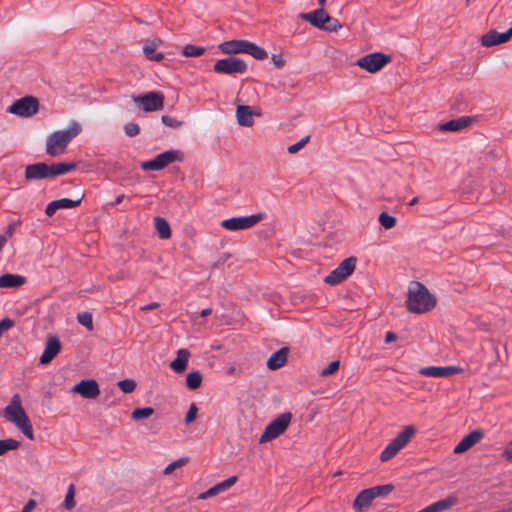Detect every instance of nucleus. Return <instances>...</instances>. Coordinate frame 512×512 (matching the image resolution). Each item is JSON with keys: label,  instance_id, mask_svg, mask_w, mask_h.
<instances>
[{"label": "nucleus", "instance_id": "nucleus-1", "mask_svg": "<svg viewBox=\"0 0 512 512\" xmlns=\"http://www.w3.org/2000/svg\"><path fill=\"white\" fill-rule=\"evenodd\" d=\"M436 302V298L425 285L418 281L411 283L406 301L408 311L417 314L424 313L433 309L436 306Z\"/></svg>", "mask_w": 512, "mask_h": 512}, {"label": "nucleus", "instance_id": "nucleus-2", "mask_svg": "<svg viewBox=\"0 0 512 512\" xmlns=\"http://www.w3.org/2000/svg\"><path fill=\"white\" fill-rule=\"evenodd\" d=\"M81 132V126L78 122L72 121L65 130H58L47 137L46 153L51 157H56L66 152L68 144Z\"/></svg>", "mask_w": 512, "mask_h": 512}, {"label": "nucleus", "instance_id": "nucleus-3", "mask_svg": "<svg viewBox=\"0 0 512 512\" xmlns=\"http://www.w3.org/2000/svg\"><path fill=\"white\" fill-rule=\"evenodd\" d=\"M76 163H52L46 164L39 162L31 165H27L25 168V178L28 181L50 179L59 175L66 174L76 168Z\"/></svg>", "mask_w": 512, "mask_h": 512}, {"label": "nucleus", "instance_id": "nucleus-4", "mask_svg": "<svg viewBox=\"0 0 512 512\" xmlns=\"http://www.w3.org/2000/svg\"><path fill=\"white\" fill-rule=\"evenodd\" d=\"M2 415L21 430L29 440L34 439L33 427L21 404L19 394H14L9 405L2 411Z\"/></svg>", "mask_w": 512, "mask_h": 512}, {"label": "nucleus", "instance_id": "nucleus-5", "mask_svg": "<svg viewBox=\"0 0 512 512\" xmlns=\"http://www.w3.org/2000/svg\"><path fill=\"white\" fill-rule=\"evenodd\" d=\"M413 425L405 426L404 429L393 438L380 454V460L386 462L393 458L402 448H404L415 434Z\"/></svg>", "mask_w": 512, "mask_h": 512}, {"label": "nucleus", "instance_id": "nucleus-6", "mask_svg": "<svg viewBox=\"0 0 512 512\" xmlns=\"http://www.w3.org/2000/svg\"><path fill=\"white\" fill-rule=\"evenodd\" d=\"M291 420L292 414L290 412L278 415L265 427L262 435L260 436L259 442L266 443L283 434L288 428Z\"/></svg>", "mask_w": 512, "mask_h": 512}, {"label": "nucleus", "instance_id": "nucleus-7", "mask_svg": "<svg viewBox=\"0 0 512 512\" xmlns=\"http://www.w3.org/2000/svg\"><path fill=\"white\" fill-rule=\"evenodd\" d=\"M184 158V155L179 150H167L163 153L158 154L154 159L141 163V168L144 171H158L171 163L180 162Z\"/></svg>", "mask_w": 512, "mask_h": 512}, {"label": "nucleus", "instance_id": "nucleus-8", "mask_svg": "<svg viewBox=\"0 0 512 512\" xmlns=\"http://www.w3.org/2000/svg\"><path fill=\"white\" fill-rule=\"evenodd\" d=\"M356 262L357 259L355 257H348L344 259L324 278V282L332 286L341 283L354 272Z\"/></svg>", "mask_w": 512, "mask_h": 512}, {"label": "nucleus", "instance_id": "nucleus-9", "mask_svg": "<svg viewBox=\"0 0 512 512\" xmlns=\"http://www.w3.org/2000/svg\"><path fill=\"white\" fill-rule=\"evenodd\" d=\"M390 61V55L384 54L382 52H374L361 57L360 59L357 60L356 64L360 68L370 73H376Z\"/></svg>", "mask_w": 512, "mask_h": 512}, {"label": "nucleus", "instance_id": "nucleus-10", "mask_svg": "<svg viewBox=\"0 0 512 512\" xmlns=\"http://www.w3.org/2000/svg\"><path fill=\"white\" fill-rule=\"evenodd\" d=\"M265 215L263 213H256L249 216H239L225 219L222 221L221 226L229 231L245 230L253 227L262 219Z\"/></svg>", "mask_w": 512, "mask_h": 512}, {"label": "nucleus", "instance_id": "nucleus-11", "mask_svg": "<svg viewBox=\"0 0 512 512\" xmlns=\"http://www.w3.org/2000/svg\"><path fill=\"white\" fill-rule=\"evenodd\" d=\"M213 70L219 74H244L247 71V64L240 58L230 56L216 61Z\"/></svg>", "mask_w": 512, "mask_h": 512}, {"label": "nucleus", "instance_id": "nucleus-12", "mask_svg": "<svg viewBox=\"0 0 512 512\" xmlns=\"http://www.w3.org/2000/svg\"><path fill=\"white\" fill-rule=\"evenodd\" d=\"M39 101L34 96H25L16 100L8 108V112L20 117H30L38 112Z\"/></svg>", "mask_w": 512, "mask_h": 512}, {"label": "nucleus", "instance_id": "nucleus-13", "mask_svg": "<svg viewBox=\"0 0 512 512\" xmlns=\"http://www.w3.org/2000/svg\"><path fill=\"white\" fill-rule=\"evenodd\" d=\"M134 102L145 112L162 110L164 107V94L160 91L148 92L134 97Z\"/></svg>", "mask_w": 512, "mask_h": 512}, {"label": "nucleus", "instance_id": "nucleus-14", "mask_svg": "<svg viewBox=\"0 0 512 512\" xmlns=\"http://www.w3.org/2000/svg\"><path fill=\"white\" fill-rule=\"evenodd\" d=\"M462 372L457 366H427L419 369V374L426 377L446 378Z\"/></svg>", "mask_w": 512, "mask_h": 512}, {"label": "nucleus", "instance_id": "nucleus-15", "mask_svg": "<svg viewBox=\"0 0 512 512\" xmlns=\"http://www.w3.org/2000/svg\"><path fill=\"white\" fill-rule=\"evenodd\" d=\"M72 392L86 399H96L100 394L98 383L94 379H84L73 386Z\"/></svg>", "mask_w": 512, "mask_h": 512}, {"label": "nucleus", "instance_id": "nucleus-16", "mask_svg": "<svg viewBox=\"0 0 512 512\" xmlns=\"http://www.w3.org/2000/svg\"><path fill=\"white\" fill-rule=\"evenodd\" d=\"M512 37V26L504 33L490 30L481 37V45L491 47L507 42Z\"/></svg>", "mask_w": 512, "mask_h": 512}, {"label": "nucleus", "instance_id": "nucleus-17", "mask_svg": "<svg viewBox=\"0 0 512 512\" xmlns=\"http://www.w3.org/2000/svg\"><path fill=\"white\" fill-rule=\"evenodd\" d=\"M237 476H230L222 482H219L209 488L207 491L200 493L198 495V499L206 500L208 498L214 497L232 487L237 482Z\"/></svg>", "mask_w": 512, "mask_h": 512}, {"label": "nucleus", "instance_id": "nucleus-18", "mask_svg": "<svg viewBox=\"0 0 512 512\" xmlns=\"http://www.w3.org/2000/svg\"><path fill=\"white\" fill-rule=\"evenodd\" d=\"M82 199H83V195L81 197H78L77 199L62 198V199L51 201L46 206L45 213L48 216H52L59 209L74 208L81 203Z\"/></svg>", "mask_w": 512, "mask_h": 512}, {"label": "nucleus", "instance_id": "nucleus-19", "mask_svg": "<svg viewBox=\"0 0 512 512\" xmlns=\"http://www.w3.org/2000/svg\"><path fill=\"white\" fill-rule=\"evenodd\" d=\"M61 343L56 336H50L47 339L45 349L40 356V363L46 364L52 361V359L60 352Z\"/></svg>", "mask_w": 512, "mask_h": 512}, {"label": "nucleus", "instance_id": "nucleus-20", "mask_svg": "<svg viewBox=\"0 0 512 512\" xmlns=\"http://www.w3.org/2000/svg\"><path fill=\"white\" fill-rule=\"evenodd\" d=\"M483 436L480 430H473L469 434L465 435L461 441L454 447L453 452L455 454H461L471 448L473 445L478 443Z\"/></svg>", "mask_w": 512, "mask_h": 512}, {"label": "nucleus", "instance_id": "nucleus-21", "mask_svg": "<svg viewBox=\"0 0 512 512\" xmlns=\"http://www.w3.org/2000/svg\"><path fill=\"white\" fill-rule=\"evenodd\" d=\"M300 17L308 21L314 27L323 29V27H325V20L328 19V13L320 7L312 12L302 13Z\"/></svg>", "mask_w": 512, "mask_h": 512}, {"label": "nucleus", "instance_id": "nucleus-22", "mask_svg": "<svg viewBox=\"0 0 512 512\" xmlns=\"http://www.w3.org/2000/svg\"><path fill=\"white\" fill-rule=\"evenodd\" d=\"M471 123L472 119L470 117L462 116L460 118L441 123L438 128L440 131L456 132L468 127Z\"/></svg>", "mask_w": 512, "mask_h": 512}, {"label": "nucleus", "instance_id": "nucleus-23", "mask_svg": "<svg viewBox=\"0 0 512 512\" xmlns=\"http://www.w3.org/2000/svg\"><path fill=\"white\" fill-rule=\"evenodd\" d=\"M25 276L5 273L0 276V288H19L26 283Z\"/></svg>", "mask_w": 512, "mask_h": 512}, {"label": "nucleus", "instance_id": "nucleus-24", "mask_svg": "<svg viewBox=\"0 0 512 512\" xmlns=\"http://www.w3.org/2000/svg\"><path fill=\"white\" fill-rule=\"evenodd\" d=\"M247 40H229L219 44V50L224 54L244 53Z\"/></svg>", "mask_w": 512, "mask_h": 512}, {"label": "nucleus", "instance_id": "nucleus-25", "mask_svg": "<svg viewBox=\"0 0 512 512\" xmlns=\"http://www.w3.org/2000/svg\"><path fill=\"white\" fill-rule=\"evenodd\" d=\"M375 499L374 494L370 488L362 490L353 502V508L357 511H362L370 506Z\"/></svg>", "mask_w": 512, "mask_h": 512}, {"label": "nucleus", "instance_id": "nucleus-26", "mask_svg": "<svg viewBox=\"0 0 512 512\" xmlns=\"http://www.w3.org/2000/svg\"><path fill=\"white\" fill-rule=\"evenodd\" d=\"M287 354V348H281L280 350L274 352L267 360V367L270 370H277L281 368L287 360Z\"/></svg>", "mask_w": 512, "mask_h": 512}, {"label": "nucleus", "instance_id": "nucleus-27", "mask_svg": "<svg viewBox=\"0 0 512 512\" xmlns=\"http://www.w3.org/2000/svg\"><path fill=\"white\" fill-rule=\"evenodd\" d=\"M236 116L239 125L251 127L254 123L250 106L239 105L236 109Z\"/></svg>", "mask_w": 512, "mask_h": 512}, {"label": "nucleus", "instance_id": "nucleus-28", "mask_svg": "<svg viewBox=\"0 0 512 512\" xmlns=\"http://www.w3.org/2000/svg\"><path fill=\"white\" fill-rule=\"evenodd\" d=\"M189 355L190 354L186 349H179L177 351V357L170 364L171 369L176 373L184 372L187 366Z\"/></svg>", "mask_w": 512, "mask_h": 512}, {"label": "nucleus", "instance_id": "nucleus-29", "mask_svg": "<svg viewBox=\"0 0 512 512\" xmlns=\"http://www.w3.org/2000/svg\"><path fill=\"white\" fill-rule=\"evenodd\" d=\"M154 226L160 239H169L171 237V229L168 221L160 216L154 218Z\"/></svg>", "mask_w": 512, "mask_h": 512}, {"label": "nucleus", "instance_id": "nucleus-30", "mask_svg": "<svg viewBox=\"0 0 512 512\" xmlns=\"http://www.w3.org/2000/svg\"><path fill=\"white\" fill-rule=\"evenodd\" d=\"M244 53L251 55L257 60H264L268 57L265 49L250 41H246Z\"/></svg>", "mask_w": 512, "mask_h": 512}, {"label": "nucleus", "instance_id": "nucleus-31", "mask_svg": "<svg viewBox=\"0 0 512 512\" xmlns=\"http://www.w3.org/2000/svg\"><path fill=\"white\" fill-rule=\"evenodd\" d=\"M143 52L148 60L159 62L164 58L163 53L156 52V43L149 41L144 44Z\"/></svg>", "mask_w": 512, "mask_h": 512}, {"label": "nucleus", "instance_id": "nucleus-32", "mask_svg": "<svg viewBox=\"0 0 512 512\" xmlns=\"http://www.w3.org/2000/svg\"><path fill=\"white\" fill-rule=\"evenodd\" d=\"M202 375L198 371H193L186 376V386L190 390H195L201 386Z\"/></svg>", "mask_w": 512, "mask_h": 512}, {"label": "nucleus", "instance_id": "nucleus-33", "mask_svg": "<svg viewBox=\"0 0 512 512\" xmlns=\"http://www.w3.org/2000/svg\"><path fill=\"white\" fill-rule=\"evenodd\" d=\"M205 52L204 47L187 44L182 48V55L185 57H198L203 55Z\"/></svg>", "mask_w": 512, "mask_h": 512}, {"label": "nucleus", "instance_id": "nucleus-34", "mask_svg": "<svg viewBox=\"0 0 512 512\" xmlns=\"http://www.w3.org/2000/svg\"><path fill=\"white\" fill-rule=\"evenodd\" d=\"M19 446L20 442L12 438L0 440V456L7 451L16 450Z\"/></svg>", "mask_w": 512, "mask_h": 512}, {"label": "nucleus", "instance_id": "nucleus-35", "mask_svg": "<svg viewBox=\"0 0 512 512\" xmlns=\"http://www.w3.org/2000/svg\"><path fill=\"white\" fill-rule=\"evenodd\" d=\"M378 220L380 225L386 230H389L396 225V218L385 211L380 213Z\"/></svg>", "mask_w": 512, "mask_h": 512}, {"label": "nucleus", "instance_id": "nucleus-36", "mask_svg": "<svg viewBox=\"0 0 512 512\" xmlns=\"http://www.w3.org/2000/svg\"><path fill=\"white\" fill-rule=\"evenodd\" d=\"M77 321L79 324L86 327L89 331L93 330V318L90 312H81L77 315Z\"/></svg>", "mask_w": 512, "mask_h": 512}, {"label": "nucleus", "instance_id": "nucleus-37", "mask_svg": "<svg viewBox=\"0 0 512 512\" xmlns=\"http://www.w3.org/2000/svg\"><path fill=\"white\" fill-rule=\"evenodd\" d=\"M153 413H154L153 408L142 407V408H135L132 411L131 416L134 420H141V419H146V418L150 417Z\"/></svg>", "mask_w": 512, "mask_h": 512}, {"label": "nucleus", "instance_id": "nucleus-38", "mask_svg": "<svg viewBox=\"0 0 512 512\" xmlns=\"http://www.w3.org/2000/svg\"><path fill=\"white\" fill-rule=\"evenodd\" d=\"M74 496H75V486H74V484H70L68 487L65 499H64V507L67 510H71L75 507Z\"/></svg>", "mask_w": 512, "mask_h": 512}, {"label": "nucleus", "instance_id": "nucleus-39", "mask_svg": "<svg viewBox=\"0 0 512 512\" xmlns=\"http://www.w3.org/2000/svg\"><path fill=\"white\" fill-rule=\"evenodd\" d=\"M342 28V24L340 21L336 18L331 17L328 14V19L325 20V27H323L322 30L329 31V32H337Z\"/></svg>", "mask_w": 512, "mask_h": 512}, {"label": "nucleus", "instance_id": "nucleus-40", "mask_svg": "<svg viewBox=\"0 0 512 512\" xmlns=\"http://www.w3.org/2000/svg\"><path fill=\"white\" fill-rule=\"evenodd\" d=\"M188 463V458L186 457H182V458H179L173 462H171L170 464H168L165 469H164V474L165 475H169L171 474L176 468H180L182 466H184L185 464Z\"/></svg>", "mask_w": 512, "mask_h": 512}, {"label": "nucleus", "instance_id": "nucleus-41", "mask_svg": "<svg viewBox=\"0 0 512 512\" xmlns=\"http://www.w3.org/2000/svg\"><path fill=\"white\" fill-rule=\"evenodd\" d=\"M117 385L124 393H131L136 388V382L133 379H123Z\"/></svg>", "mask_w": 512, "mask_h": 512}, {"label": "nucleus", "instance_id": "nucleus-42", "mask_svg": "<svg viewBox=\"0 0 512 512\" xmlns=\"http://www.w3.org/2000/svg\"><path fill=\"white\" fill-rule=\"evenodd\" d=\"M162 123L170 128H179L183 125V121L177 120L175 117L169 115H163L161 117Z\"/></svg>", "mask_w": 512, "mask_h": 512}, {"label": "nucleus", "instance_id": "nucleus-43", "mask_svg": "<svg viewBox=\"0 0 512 512\" xmlns=\"http://www.w3.org/2000/svg\"><path fill=\"white\" fill-rule=\"evenodd\" d=\"M375 498L378 496H383L389 494L393 490V486L391 484L379 485L370 488Z\"/></svg>", "mask_w": 512, "mask_h": 512}, {"label": "nucleus", "instance_id": "nucleus-44", "mask_svg": "<svg viewBox=\"0 0 512 512\" xmlns=\"http://www.w3.org/2000/svg\"><path fill=\"white\" fill-rule=\"evenodd\" d=\"M339 366H340L339 360L332 361L331 363H329L328 366L324 367L321 370L320 375L323 377L329 376V375L333 374L334 372H336L339 369Z\"/></svg>", "mask_w": 512, "mask_h": 512}, {"label": "nucleus", "instance_id": "nucleus-45", "mask_svg": "<svg viewBox=\"0 0 512 512\" xmlns=\"http://www.w3.org/2000/svg\"><path fill=\"white\" fill-rule=\"evenodd\" d=\"M14 231H15V224L14 223L8 224L4 234L0 236V241L2 240V242H1V249H3V247L5 246L7 240L13 236Z\"/></svg>", "mask_w": 512, "mask_h": 512}, {"label": "nucleus", "instance_id": "nucleus-46", "mask_svg": "<svg viewBox=\"0 0 512 512\" xmlns=\"http://www.w3.org/2000/svg\"><path fill=\"white\" fill-rule=\"evenodd\" d=\"M197 412H198V408L196 406L195 403H191L190 404V407L186 413V416H185V419H184V422L186 425L190 424L191 422H193L197 416Z\"/></svg>", "mask_w": 512, "mask_h": 512}, {"label": "nucleus", "instance_id": "nucleus-47", "mask_svg": "<svg viewBox=\"0 0 512 512\" xmlns=\"http://www.w3.org/2000/svg\"><path fill=\"white\" fill-rule=\"evenodd\" d=\"M124 131L127 136L134 137L139 134L140 128H139L138 124L130 122L124 126Z\"/></svg>", "mask_w": 512, "mask_h": 512}, {"label": "nucleus", "instance_id": "nucleus-48", "mask_svg": "<svg viewBox=\"0 0 512 512\" xmlns=\"http://www.w3.org/2000/svg\"><path fill=\"white\" fill-rule=\"evenodd\" d=\"M309 138H310L309 136H306V137L302 138L300 141H298L297 143L289 146L288 152L290 154H294V153L298 152L309 141Z\"/></svg>", "mask_w": 512, "mask_h": 512}, {"label": "nucleus", "instance_id": "nucleus-49", "mask_svg": "<svg viewBox=\"0 0 512 512\" xmlns=\"http://www.w3.org/2000/svg\"><path fill=\"white\" fill-rule=\"evenodd\" d=\"M272 61L277 68H282L285 65V60L282 58L281 55L273 54Z\"/></svg>", "mask_w": 512, "mask_h": 512}, {"label": "nucleus", "instance_id": "nucleus-50", "mask_svg": "<svg viewBox=\"0 0 512 512\" xmlns=\"http://www.w3.org/2000/svg\"><path fill=\"white\" fill-rule=\"evenodd\" d=\"M502 456L506 460L512 461V440L509 442L508 447L503 451Z\"/></svg>", "mask_w": 512, "mask_h": 512}, {"label": "nucleus", "instance_id": "nucleus-51", "mask_svg": "<svg viewBox=\"0 0 512 512\" xmlns=\"http://www.w3.org/2000/svg\"><path fill=\"white\" fill-rule=\"evenodd\" d=\"M397 339V335L394 332L388 331L385 335V343L393 342Z\"/></svg>", "mask_w": 512, "mask_h": 512}, {"label": "nucleus", "instance_id": "nucleus-52", "mask_svg": "<svg viewBox=\"0 0 512 512\" xmlns=\"http://www.w3.org/2000/svg\"><path fill=\"white\" fill-rule=\"evenodd\" d=\"M159 303L158 302H151L145 306H143L141 309L142 310H154V309H157L159 307Z\"/></svg>", "mask_w": 512, "mask_h": 512}, {"label": "nucleus", "instance_id": "nucleus-53", "mask_svg": "<svg viewBox=\"0 0 512 512\" xmlns=\"http://www.w3.org/2000/svg\"><path fill=\"white\" fill-rule=\"evenodd\" d=\"M211 312H212V310H211L210 308H206V309H203V310L201 311L200 315H201L202 317H206V316L210 315V314H211Z\"/></svg>", "mask_w": 512, "mask_h": 512}, {"label": "nucleus", "instance_id": "nucleus-54", "mask_svg": "<svg viewBox=\"0 0 512 512\" xmlns=\"http://www.w3.org/2000/svg\"><path fill=\"white\" fill-rule=\"evenodd\" d=\"M123 197L124 195L123 194H120L118 197H116V199L114 200V202L112 203V205H117V204H120L123 200Z\"/></svg>", "mask_w": 512, "mask_h": 512}, {"label": "nucleus", "instance_id": "nucleus-55", "mask_svg": "<svg viewBox=\"0 0 512 512\" xmlns=\"http://www.w3.org/2000/svg\"><path fill=\"white\" fill-rule=\"evenodd\" d=\"M416 203H418V198H417V197H414L412 200H410V201L408 202V205H409V206H413V205H415Z\"/></svg>", "mask_w": 512, "mask_h": 512}, {"label": "nucleus", "instance_id": "nucleus-56", "mask_svg": "<svg viewBox=\"0 0 512 512\" xmlns=\"http://www.w3.org/2000/svg\"><path fill=\"white\" fill-rule=\"evenodd\" d=\"M326 3V0H318V4L323 7Z\"/></svg>", "mask_w": 512, "mask_h": 512}]
</instances>
